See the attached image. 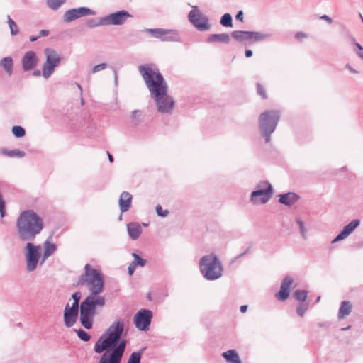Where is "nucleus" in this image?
<instances>
[{
  "instance_id": "nucleus-26",
  "label": "nucleus",
  "mask_w": 363,
  "mask_h": 363,
  "mask_svg": "<svg viewBox=\"0 0 363 363\" xmlns=\"http://www.w3.org/2000/svg\"><path fill=\"white\" fill-rule=\"evenodd\" d=\"M150 32L152 33L157 38L161 39L162 40H168L169 35L171 33V30H167L163 29H152L150 30Z\"/></svg>"
},
{
  "instance_id": "nucleus-34",
  "label": "nucleus",
  "mask_w": 363,
  "mask_h": 363,
  "mask_svg": "<svg viewBox=\"0 0 363 363\" xmlns=\"http://www.w3.org/2000/svg\"><path fill=\"white\" fill-rule=\"evenodd\" d=\"M294 296L300 301H305L307 298V293L306 291L298 290L294 293Z\"/></svg>"
},
{
  "instance_id": "nucleus-35",
  "label": "nucleus",
  "mask_w": 363,
  "mask_h": 363,
  "mask_svg": "<svg viewBox=\"0 0 363 363\" xmlns=\"http://www.w3.org/2000/svg\"><path fill=\"white\" fill-rule=\"evenodd\" d=\"M289 293L287 291L280 289V291L276 294L275 297L280 301H285L288 298Z\"/></svg>"
},
{
  "instance_id": "nucleus-25",
  "label": "nucleus",
  "mask_w": 363,
  "mask_h": 363,
  "mask_svg": "<svg viewBox=\"0 0 363 363\" xmlns=\"http://www.w3.org/2000/svg\"><path fill=\"white\" fill-rule=\"evenodd\" d=\"M1 67L10 76L13 72V60L10 57L3 58L0 62Z\"/></svg>"
},
{
  "instance_id": "nucleus-53",
  "label": "nucleus",
  "mask_w": 363,
  "mask_h": 363,
  "mask_svg": "<svg viewBox=\"0 0 363 363\" xmlns=\"http://www.w3.org/2000/svg\"><path fill=\"white\" fill-rule=\"evenodd\" d=\"M38 38V37H33V36H32V37H30V40L31 42H34V41H35Z\"/></svg>"
},
{
  "instance_id": "nucleus-44",
  "label": "nucleus",
  "mask_w": 363,
  "mask_h": 363,
  "mask_svg": "<svg viewBox=\"0 0 363 363\" xmlns=\"http://www.w3.org/2000/svg\"><path fill=\"white\" fill-rule=\"evenodd\" d=\"M296 38L298 39H301L306 38V35L303 32H298L296 34Z\"/></svg>"
},
{
  "instance_id": "nucleus-6",
  "label": "nucleus",
  "mask_w": 363,
  "mask_h": 363,
  "mask_svg": "<svg viewBox=\"0 0 363 363\" xmlns=\"http://www.w3.org/2000/svg\"><path fill=\"white\" fill-rule=\"evenodd\" d=\"M279 118L280 114L277 111H267L260 115L259 126L266 143L269 142L270 134L274 131Z\"/></svg>"
},
{
  "instance_id": "nucleus-8",
  "label": "nucleus",
  "mask_w": 363,
  "mask_h": 363,
  "mask_svg": "<svg viewBox=\"0 0 363 363\" xmlns=\"http://www.w3.org/2000/svg\"><path fill=\"white\" fill-rule=\"evenodd\" d=\"M46 61L43 67V75L45 78L49 77L53 72L55 68L59 65L60 57L57 52L52 49H45Z\"/></svg>"
},
{
  "instance_id": "nucleus-14",
  "label": "nucleus",
  "mask_w": 363,
  "mask_h": 363,
  "mask_svg": "<svg viewBox=\"0 0 363 363\" xmlns=\"http://www.w3.org/2000/svg\"><path fill=\"white\" fill-rule=\"evenodd\" d=\"M130 17H132V16L128 11L121 10L104 18L102 23L104 25H121Z\"/></svg>"
},
{
  "instance_id": "nucleus-51",
  "label": "nucleus",
  "mask_w": 363,
  "mask_h": 363,
  "mask_svg": "<svg viewBox=\"0 0 363 363\" xmlns=\"http://www.w3.org/2000/svg\"><path fill=\"white\" fill-rule=\"evenodd\" d=\"M355 45L357 46V48H358L359 52H362L363 50V48L359 43H357Z\"/></svg>"
},
{
  "instance_id": "nucleus-37",
  "label": "nucleus",
  "mask_w": 363,
  "mask_h": 363,
  "mask_svg": "<svg viewBox=\"0 0 363 363\" xmlns=\"http://www.w3.org/2000/svg\"><path fill=\"white\" fill-rule=\"evenodd\" d=\"M78 337L83 341H89L90 340V335L83 330H79L77 331Z\"/></svg>"
},
{
  "instance_id": "nucleus-33",
  "label": "nucleus",
  "mask_w": 363,
  "mask_h": 363,
  "mask_svg": "<svg viewBox=\"0 0 363 363\" xmlns=\"http://www.w3.org/2000/svg\"><path fill=\"white\" fill-rule=\"evenodd\" d=\"M64 2L65 0H47L48 6L52 9H57Z\"/></svg>"
},
{
  "instance_id": "nucleus-10",
  "label": "nucleus",
  "mask_w": 363,
  "mask_h": 363,
  "mask_svg": "<svg viewBox=\"0 0 363 363\" xmlns=\"http://www.w3.org/2000/svg\"><path fill=\"white\" fill-rule=\"evenodd\" d=\"M194 9L189 13L190 22L200 30H207L211 28L207 17L203 15L196 6H192Z\"/></svg>"
},
{
  "instance_id": "nucleus-50",
  "label": "nucleus",
  "mask_w": 363,
  "mask_h": 363,
  "mask_svg": "<svg viewBox=\"0 0 363 363\" xmlns=\"http://www.w3.org/2000/svg\"><path fill=\"white\" fill-rule=\"evenodd\" d=\"M247 309V305H243V306H242L240 307V311H241L242 313H245V312H246Z\"/></svg>"
},
{
  "instance_id": "nucleus-31",
  "label": "nucleus",
  "mask_w": 363,
  "mask_h": 363,
  "mask_svg": "<svg viewBox=\"0 0 363 363\" xmlns=\"http://www.w3.org/2000/svg\"><path fill=\"white\" fill-rule=\"evenodd\" d=\"M11 132L17 138L23 137L26 134L25 130L21 126L18 125L13 126Z\"/></svg>"
},
{
  "instance_id": "nucleus-9",
  "label": "nucleus",
  "mask_w": 363,
  "mask_h": 363,
  "mask_svg": "<svg viewBox=\"0 0 363 363\" xmlns=\"http://www.w3.org/2000/svg\"><path fill=\"white\" fill-rule=\"evenodd\" d=\"M231 36L237 41L242 43H250L264 40L268 37L267 34L259 32L235 30L231 33Z\"/></svg>"
},
{
  "instance_id": "nucleus-56",
  "label": "nucleus",
  "mask_w": 363,
  "mask_h": 363,
  "mask_svg": "<svg viewBox=\"0 0 363 363\" xmlns=\"http://www.w3.org/2000/svg\"><path fill=\"white\" fill-rule=\"evenodd\" d=\"M137 113H138V111H134V112H133V116H135V115H136Z\"/></svg>"
},
{
  "instance_id": "nucleus-30",
  "label": "nucleus",
  "mask_w": 363,
  "mask_h": 363,
  "mask_svg": "<svg viewBox=\"0 0 363 363\" xmlns=\"http://www.w3.org/2000/svg\"><path fill=\"white\" fill-rule=\"evenodd\" d=\"M220 23L225 27H232V17L230 14H224L220 19Z\"/></svg>"
},
{
  "instance_id": "nucleus-1",
  "label": "nucleus",
  "mask_w": 363,
  "mask_h": 363,
  "mask_svg": "<svg viewBox=\"0 0 363 363\" xmlns=\"http://www.w3.org/2000/svg\"><path fill=\"white\" fill-rule=\"evenodd\" d=\"M84 269L85 272L79 277L77 284L87 285L91 294L81 303L80 321L85 328L90 329L96 307H103L105 305L104 297L99 295L104 289V280L102 275L96 269H91L89 264H86Z\"/></svg>"
},
{
  "instance_id": "nucleus-52",
  "label": "nucleus",
  "mask_w": 363,
  "mask_h": 363,
  "mask_svg": "<svg viewBox=\"0 0 363 363\" xmlns=\"http://www.w3.org/2000/svg\"><path fill=\"white\" fill-rule=\"evenodd\" d=\"M108 160H109V161H110L111 162H113V156H112L109 152H108Z\"/></svg>"
},
{
  "instance_id": "nucleus-48",
  "label": "nucleus",
  "mask_w": 363,
  "mask_h": 363,
  "mask_svg": "<svg viewBox=\"0 0 363 363\" xmlns=\"http://www.w3.org/2000/svg\"><path fill=\"white\" fill-rule=\"evenodd\" d=\"M298 225H299V227H300V230L301 231V233L303 235H304V232H305V230H304V227H303V223L302 221H298Z\"/></svg>"
},
{
  "instance_id": "nucleus-13",
  "label": "nucleus",
  "mask_w": 363,
  "mask_h": 363,
  "mask_svg": "<svg viewBox=\"0 0 363 363\" xmlns=\"http://www.w3.org/2000/svg\"><path fill=\"white\" fill-rule=\"evenodd\" d=\"M152 318V312L147 309L140 310L134 317V323L136 328L140 330L148 329Z\"/></svg>"
},
{
  "instance_id": "nucleus-5",
  "label": "nucleus",
  "mask_w": 363,
  "mask_h": 363,
  "mask_svg": "<svg viewBox=\"0 0 363 363\" xmlns=\"http://www.w3.org/2000/svg\"><path fill=\"white\" fill-rule=\"evenodd\" d=\"M200 269L205 277L209 280L219 278L222 274V266L214 255L203 257L200 260Z\"/></svg>"
},
{
  "instance_id": "nucleus-54",
  "label": "nucleus",
  "mask_w": 363,
  "mask_h": 363,
  "mask_svg": "<svg viewBox=\"0 0 363 363\" xmlns=\"http://www.w3.org/2000/svg\"><path fill=\"white\" fill-rule=\"evenodd\" d=\"M357 55L359 57L363 59V51L362 52H357Z\"/></svg>"
},
{
  "instance_id": "nucleus-42",
  "label": "nucleus",
  "mask_w": 363,
  "mask_h": 363,
  "mask_svg": "<svg viewBox=\"0 0 363 363\" xmlns=\"http://www.w3.org/2000/svg\"><path fill=\"white\" fill-rule=\"evenodd\" d=\"M136 266L135 263H131L130 266L128 267V273L130 275H132L135 270Z\"/></svg>"
},
{
  "instance_id": "nucleus-32",
  "label": "nucleus",
  "mask_w": 363,
  "mask_h": 363,
  "mask_svg": "<svg viewBox=\"0 0 363 363\" xmlns=\"http://www.w3.org/2000/svg\"><path fill=\"white\" fill-rule=\"evenodd\" d=\"M141 354L139 352H133L128 359V363H140Z\"/></svg>"
},
{
  "instance_id": "nucleus-47",
  "label": "nucleus",
  "mask_w": 363,
  "mask_h": 363,
  "mask_svg": "<svg viewBox=\"0 0 363 363\" xmlns=\"http://www.w3.org/2000/svg\"><path fill=\"white\" fill-rule=\"evenodd\" d=\"M40 36H48L49 35V31L46 30H41L40 31Z\"/></svg>"
},
{
  "instance_id": "nucleus-3",
  "label": "nucleus",
  "mask_w": 363,
  "mask_h": 363,
  "mask_svg": "<svg viewBox=\"0 0 363 363\" xmlns=\"http://www.w3.org/2000/svg\"><path fill=\"white\" fill-rule=\"evenodd\" d=\"M123 331V321L121 319L116 320L96 342L94 351L96 353H101L105 350L116 347L110 354L105 352L101 357L99 363H120L125 351L126 340H121Z\"/></svg>"
},
{
  "instance_id": "nucleus-23",
  "label": "nucleus",
  "mask_w": 363,
  "mask_h": 363,
  "mask_svg": "<svg viewBox=\"0 0 363 363\" xmlns=\"http://www.w3.org/2000/svg\"><path fill=\"white\" fill-rule=\"evenodd\" d=\"M352 311V305L347 301H344L342 302L340 308L338 311V318L342 320L344 319L346 316L350 315Z\"/></svg>"
},
{
  "instance_id": "nucleus-55",
  "label": "nucleus",
  "mask_w": 363,
  "mask_h": 363,
  "mask_svg": "<svg viewBox=\"0 0 363 363\" xmlns=\"http://www.w3.org/2000/svg\"><path fill=\"white\" fill-rule=\"evenodd\" d=\"M33 74L36 76H39L40 74V72L39 70H36L33 72Z\"/></svg>"
},
{
  "instance_id": "nucleus-16",
  "label": "nucleus",
  "mask_w": 363,
  "mask_h": 363,
  "mask_svg": "<svg viewBox=\"0 0 363 363\" xmlns=\"http://www.w3.org/2000/svg\"><path fill=\"white\" fill-rule=\"evenodd\" d=\"M38 62L37 57L34 52H27L22 58L23 68L26 71H28L34 68Z\"/></svg>"
},
{
  "instance_id": "nucleus-27",
  "label": "nucleus",
  "mask_w": 363,
  "mask_h": 363,
  "mask_svg": "<svg viewBox=\"0 0 363 363\" xmlns=\"http://www.w3.org/2000/svg\"><path fill=\"white\" fill-rule=\"evenodd\" d=\"M1 153L6 156L11 157H23L25 156V152L20 150H7L6 149L1 150Z\"/></svg>"
},
{
  "instance_id": "nucleus-36",
  "label": "nucleus",
  "mask_w": 363,
  "mask_h": 363,
  "mask_svg": "<svg viewBox=\"0 0 363 363\" xmlns=\"http://www.w3.org/2000/svg\"><path fill=\"white\" fill-rule=\"evenodd\" d=\"M257 92H258L259 95L262 98L266 99L267 97V91H266L265 87L262 84L259 83L257 84Z\"/></svg>"
},
{
  "instance_id": "nucleus-20",
  "label": "nucleus",
  "mask_w": 363,
  "mask_h": 363,
  "mask_svg": "<svg viewBox=\"0 0 363 363\" xmlns=\"http://www.w3.org/2000/svg\"><path fill=\"white\" fill-rule=\"evenodd\" d=\"M127 230L129 236L133 240L137 239L142 233V228L138 223H130L127 225Z\"/></svg>"
},
{
  "instance_id": "nucleus-11",
  "label": "nucleus",
  "mask_w": 363,
  "mask_h": 363,
  "mask_svg": "<svg viewBox=\"0 0 363 363\" xmlns=\"http://www.w3.org/2000/svg\"><path fill=\"white\" fill-rule=\"evenodd\" d=\"M26 250L27 268L31 272L36 268L39 261L40 246H36L32 242H28L26 246Z\"/></svg>"
},
{
  "instance_id": "nucleus-40",
  "label": "nucleus",
  "mask_w": 363,
  "mask_h": 363,
  "mask_svg": "<svg viewBox=\"0 0 363 363\" xmlns=\"http://www.w3.org/2000/svg\"><path fill=\"white\" fill-rule=\"evenodd\" d=\"M308 309V304L301 305L297 308V313L303 317Z\"/></svg>"
},
{
  "instance_id": "nucleus-29",
  "label": "nucleus",
  "mask_w": 363,
  "mask_h": 363,
  "mask_svg": "<svg viewBox=\"0 0 363 363\" xmlns=\"http://www.w3.org/2000/svg\"><path fill=\"white\" fill-rule=\"evenodd\" d=\"M8 24L9 26V28L11 30V33L12 35H16L18 33V28L17 24L15 23V21L10 18V16H8Z\"/></svg>"
},
{
  "instance_id": "nucleus-19",
  "label": "nucleus",
  "mask_w": 363,
  "mask_h": 363,
  "mask_svg": "<svg viewBox=\"0 0 363 363\" xmlns=\"http://www.w3.org/2000/svg\"><path fill=\"white\" fill-rule=\"evenodd\" d=\"M44 252L42 262H45L50 256H51L56 250V245L52 242L50 238L45 240L43 243Z\"/></svg>"
},
{
  "instance_id": "nucleus-43",
  "label": "nucleus",
  "mask_w": 363,
  "mask_h": 363,
  "mask_svg": "<svg viewBox=\"0 0 363 363\" xmlns=\"http://www.w3.org/2000/svg\"><path fill=\"white\" fill-rule=\"evenodd\" d=\"M235 18L238 21H243V12L242 11H240L237 13Z\"/></svg>"
},
{
  "instance_id": "nucleus-12",
  "label": "nucleus",
  "mask_w": 363,
  "mask_h": 363,
  "mask_svg": "<svg viewBox=\"0 0 363 363\" xmlns=\"http://www.w3.org/2000/svg\"><path fill=\"white\" fill-rule=\"evenodd\" d=\"M258 189L252 193L251 200L255 203H264L271 198L273 191L271 185L268 182H262Z\"/></svg>"
},
{
  "instance_id": "nucleus-18",
  "label": "nucleus",
  "mask_w": 363,
  "mask_h": 363,
  "mask_svg": "<svg viewBox=\"0 0 363 363\" xmlns=\"http://www.w3.org/2000/svg\"><path fill=\"white\" fill-rule=\"evenodd\" d=\"M132 195L128 191H123L119 198V207L122 213L128 211L132 203Z\"/></svg>"
},
{
  "instance_id": "nucleus-21",
  "label": "nucleus",
  "mask_w": 363,
  "mask_h": 363,
  "mask_svg": "<svg viewBox=\"0 0 363 363\" xmlns=\"http://www.w3.org/2000/svg\"><path fill=\"white\" fill-rule=\"evenodd\" d=\"M298 198L299 196L295 193L289 192L279 195V202L287 206H291L298 201Z\"/></svg>"
},
{
  "instance_id": "nucleus-41",
  "label": "nucleus",
  "mask_w": 363,
  "mask_h": 363,
  "mask_svg": "<svg viewBox=\"0 0 363 363\" xmlns=\"http://www.w3.org/2000/svg\"><path fill=\"white\" fill-rule=\"evenodd\" d=\"M106 67V65L104 63L99 64V65H96L95 67H94L92 72H96L98 71L104 69Z\"/></svg>"
},
{
  "instance_id": "nucleus-15",
  "label": "nucleus",
  "mask_w": 363,
  "mask_h": 363,
  "mask_svg": "<svg viewBox=\"0 0 363 363\" xmlns=\"http://www.w3.org/2000/svg\"><path fill=\"white\" fill-rule=\"evenodd\" d=\"M91 13V11L88 8L80 7L78 9H72L65 12L64 15V20L65 22H70L82 16H84Z\"/></svg>"
},
{
  "instance_id": "nucleus-7",
  "label": "nucleus",
  "mask_w": 363,
  "mask_h": 363,
  "mask_svg": "<svg viewBox=\"0 0 363 363\" xmlns=\"http://www.w3.org/2000/svg\"><path fill=\"white\" fill-rule=\"evenodd\" d=\"M72 298L74 300L72 307H70L68 303L65 308L64 321L67 327L72 326L77 321L81 294L79 292H75L72 294Z\"/></svg>"
},
{
  "instance_id": "nucleus-46",
  "label": "nucleus",
  "mask_w": 363,
  "mask_h": 363,
  "mask_svg": "<svg viewBox=\"0 0 363 363\" xmlns=\"http://www.w3.org/2000/svg\"><path fill=\"white\" fill-rule=\"evenodd\" d=\"M346 67H347V69H348L351 72H352V73H354V74H357V73H359V71H357V70L354 69V68H352V67H351V65H349V64H347V65H346Z\"/></svg>"
},
{
  "instance_id": "nucleus-38",
  "label": "nucleus",
  "mask_w": 363,
  "mask_h": 363,
  "mask_svg": "<svg viewBox=\"0 0 363 363\" xmlns=\"http://www.w3.org/2000/svg\"><path fill=\"white\" fill-rule=\"evenodd\" d=\"M133 256L135 258L133 263H135L136 267L138 265H139L140 267H143L145 264L146 261L145 259H142L140 256H138V255H136L135 253L133 254Z\"/></svg>"
},
{
  "instance_id": "nucleus-45",
  "label": "nucleus",
  "mask_w": 363,
  "mask_h": 363,
  "mask_svg": "<svg viewBox=\"0 0 363 363\" xmlns=\"http://www.w3.org/2000/svg\"><path fill=\"white\" fill-rule=\"evenodd\" d=\"M321 19H323V20H325L326 21H328L329 23H331L333 22V20L330 17H329L327 15H323L320 17Z\"/></svg>"
},
{
  "instance_id": "nucleus-2",
  "label": "nucleus",
  "mask_w": 363,
  "mask_h": 363,
  "mask_svg": "<svg viewBox=\"0 0 363 363\" xmlns=\"http://www.w3.org/2000/svg\"><path fill=\"white\" fill-rule=\"evenodd\" d=\"M151 96L155 101L159 112L169 113L172 111L174 101L168 95V87L159 69L149 65H140L138 67Z\"/></svg>"
},
{
  "instance_id": "nucleus-28",
  "label": "nucleus",
  "mask_w": 363,
  "mask_h": 363,
  "mask_svg": "<svg viewBox=\"0 0 363 363\" xmlns=\"http://www.w3.org/2000/svg\"><path fill=\"white\" fill-rule=\"evenodd\" d=\"M292 284H293V279L289 276L286 277L281 282L280 289L289 293Z\"/></svg>"
},
{
  "instance_id": "nucleus-22",
  "label": "nucleus",
  "mask_w": 363,
  "mask_h": 363,
  "mask_svg": "<svg viewBox=\"0 0 363 363\" xmlns=\"http://www.w3.org/2000/svg\"><path fill=\"white\" fill-rule=\"evenodd\" d=\"M207 41L208 43L218 42L228 44L230 41V37L227 33L213 34L208 38Z\"/></svg>"
},
{
  "instance_id": "nucleus-49",
  "label": "nucleus",
  "mask_w": 363,
  "mask_h": 363,
  "mask_svg": "<svg viewBox=\"0 0 363 363\" xmlns=\"http://www.w3.org/2000/svg\"><path fill=\"white\" fill-rule=\"evenodd\" d=\"M252 55V52L250 50H245V56L247 57H250Z\"/></svg>"
},
{
  "instance_id": "nucleus-4",
  "label": "nucleus",
  "mask_w": 363,
  "mask_h": 363,
  "mask_svg": "<svg viewBox=\"0 0 363 363\" xmlns=\"http://www.w3.org/2000/svg\"><path fill=\"white\" fill-rule=\"evenodd\" d=\"M43 221L34 211H23L16 220L18 236L22 240H32L43 228Z\"/></svg>"
},
{
  "instance_id": "nucleus-17",
  "label": "nucleus",
  "mask_w": 363,
  "mask_h": 363,
  "mask_svg": "<svg viewBox=\"0 0 363 363\" xmlns=\"http://www.w3.org/2000/svg\"><path fill=\"white\" fill-rule=\"evenodd\" d=\"M359 225V220H354L344 227L340 234L335 238L333 242L340 241L346 238Z\"/></svg>"
},
{
  "instance_id": "nucleus-24",
  "label": "nucleus",
  "mask_w": 363,
  "mask_h": 363,
  "mask_svg": "<svg viewBox=\"0 0 363 363\" xmlns=\"http://www.w3.org/2000/svg\"><path fill=\"white\" fill-rule=\"evenodd\" d=\"M222 355L230 363H242L238 352L234 350H228L223 352Z\"/></svg>"
},
{
  "instance_id": "nucleus-39",
  "label": "nucleus",
  "mask_w": 363,
  "mask_h": 363,
  "mask_svg": "<svg viewBox=\"0 0 363 363\" xmlns=\"http://www.w3.org/2000/svg\"><path fill=\"white\" fill-rule=\"evenodd\" d=\"M155 211L157 212V214L159 216L162 217H166L167 216H168L169 213L168 210H163L162 207L160 205L156 206Z\"/></svg>"
}]
</instances>
